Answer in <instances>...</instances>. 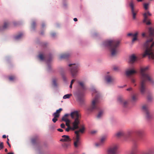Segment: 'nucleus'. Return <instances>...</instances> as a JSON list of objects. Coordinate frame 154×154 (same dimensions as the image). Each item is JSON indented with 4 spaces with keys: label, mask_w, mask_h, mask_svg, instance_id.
I'll return each instance as SVG.
<instances>
[{
    "label": "nucleus",
    "mask_w": 154,
    "mask_h": 154,
    "mask_svg": "<svg viewBox=\"0 0 154 154\" xmlns=\"http://www.w3.org/2000/svg\"><path fill=\"white\" fill-rule=\"evenodd\" d=\"M137 72L136 71L132 66L126 69L125 73L127 76H129Z\"/></svg>",
    "instance_id": "f8f14e48"
},
{
    "label": "nucleus",
    "mask_w": 154,
    "mask_h": 154,
    "mask_svg": "<svg viewBox=\"0 0 154 154\" xmlns=\"http://www.w3.org/2000/svg\"><path fill=\"white\" fill-rule=\"evenodd\" d=\"M149 4L148 3H145L144 4V7L145 10H147L148 8Z\"/></svg>",
    "instance_id": "e433bc0d"
},
{
    "label": "nucleus",
    "mask_w": 154,
    "mask_h": 154,
    "mask_svg": "<svg viewBox=\"0 0 154 154\" xmlns=\"http://www.w3.org/2000/svg\"><path fill=\"white\" fill-rule=\"evenodd\" d=\"M62 138L60 141L63 142H68L71 141V139L68 135H63L62 136Z\"/></svg>",
    "instance_id": "2eb2a0df"
},
{
    "label": "nucleus",
    "mask_w": 154,
    "mask_h": 154,
    "mask_svg": "<svg viewBox=\"0 0 154 154\" xmlns=\"http://www.w3.org/2000/svg\"><path fill=\"white\" fill-rule=\"evenodd\" d=\"M70 116L71 118L74 119V121L72 123V127H67L66 129L65 130L67 132H69L70 130L74 131L79 128V125L80 123L81 116L78 111H75L72 112Z\"/></svg>",
    "instance_id": "20e7f679"
},
{
    "label": "nucleus",
    "mask_w": 154,
    "mask_h": 154,
    "mask_svg": "<svg viewBox=\"0 0 154 154\" xmlns=\"http://www.w3.org/2000/svg\"><path fill=\"white\" fill-rule=\"evenodd\" d=\"M41 34H43V33L42 32H41Z\"/></svg>",
    "instance_id": "69168bd1"
},
{
    "label": "nucleus",
    "mask_w": 154,
    "mask_h": 154,
    "mask_svg": "<svg viewBox=\"0 0 154 154\" xmlns=\"http://www.w3.org/2000/svg\"><path fill=\"white\" fill-rule=\"evenodd\" d=\"M35 26H36V23L35 22L33 21L31 27H32V29H34Z\"/></svg>",
    "instance_id": "f704fd0d"
},
{
    "label": "nucleus",
    "mask_w": 154,
    "mask_h": 154,
    "mask_svg": "<svg viewBox=\"0 0 154 154\" xmlns=\"http://www.w3.org/2000/svg\"><path fill=\"white\" fill-rule=\"evenodd\" d=\"M118 102L120 104L123 105L124 107H126L128 104V101L124 100L123 98L121 97H118Z\"/></svg>",
    "instance_id": "ddd939ff"
},
{
    "label": "nucleus",
    "mask_w": 154,
    "mask_h": 154,
    "mask_svg": "<svg viewBox=\"0 0 154 154\" xmlns=\"http://www.w3.org/2000/svg\"><path fill=\"white\" fill-rule=\"evenodd\" d=\"M9 139L8 138H7V144H8V143H9Z\"/></svg>",
    "instance_id": "bf43d9fd"
},
{
    "label": "nucleus",
    "mask_w": 154,
    "mask_h": 154,
    "mask_svg": "<svg viewBox=\"0 0 154 154\" xmlns=\"http://www.w3.org/2000/svg\"><path fill=\"white\" fill-rule=\"evenodd\" d=\"M85 154V153H83V154Z\"/></svg>",
    "instance_id": "774afa93"
},
{
    "label": "nucleus",
    "mask_w": 154,
    "mask_h": 154,
    "mask_svg": "<svg viewBox=\"0 0 154 154\" xmlns=\"http://www.w3.org/2000/svg\"><path fill=\"white\" fill-rule=\"evenodd\" d=\"M23 35V34L22 33H20L18 35L15 36L14 38L15 39L18 40L20 39Z\"/></svg>",
    "instance_id": "bb28decb"
},
{
    "label": "nucleus",
    "mask_w": 154,
    "mask_h": 154,
    "mask_svg": "<svg viewBox=\"0 0 154 154\" xmlns=\"http://www.w3.org/2000/svg\"><path fill=\"white\" fill-rule=\"evenodd\" d=\"M8 146H9V147H11V145L9 143H8Z\"/></svg>",
    "instance_id": "052dcab7"
},
{
    "label": "nucleus",
    "mask_w": 154,
    "mask_h": 154,
    "mask_svg": "<svg viewBox=\"0 0 154 154\" xmlns=\"http://www.w3.org/2000/svg\"><path fill=\"white\" fill-rule=\"evenodd\" d=\"M72 96V94H68L65 95L63 97V98L64 99H66L67 98H70V97Z\"/></svg>",
    "instance_id": "7c9ffc66"
},
{
    "label": "nucleus",
    "mask_w": 154,
    "mask_h": 154,
    "mask_svg": "<svg viewBox=\"0 0 154 154\" xmlns=\"http://www.w3.org/2000/svg\"><path fill=\"white\" fill-rule=\"evenodd\" d=\"M63 146L65 149L69 147L70 145V142H66L62 144Z\"/></svg>",
    "instance_id": "b1692460"
},
{
    "label": "nucleus",
    "mask_w": 154,
    "mask_h": 154,
    "mask_svg": "<svg viewBox=\"0 0 154 154\" xmlns=\"http://www.w3.org/2000/svg\"><path fill=\"white\" fill-rule=\"evenodd\" d=\"M57 130L58 131L60 132H62L63 131V130L62 129H60V128L58 129H57Z\"/></svg>",
    "instance_id": "a18cd8bd"
},
{
    "label": "nucleus",
    "mask_w": 154,
    "mask_h": 154,
    "mask_svg": "<svg viewBox=\"0 0 154 154\" xmlns=\"http://www.w3.org/2000/svg\"><path fill=\"white\" fill-rule=\"evenodd\" d=\"M51 128L52 129H54V125H53V126H51Z\"/></svg>",
    "instance_id": "13d9d810"
},
{
    "label": "nucleus",
    "mask_w": 154,
    "mask_h": 154,
    "mask_svg": "<svg viewBox=\"0 0 154 154\" xmlns=\"http://www.w3.org/2000/svg\"><path fill=\"white\" fill-rule=\"evenodd\" d=\"M70 56V54L69 53H65L61 54L60 55V58L62 59H67Z\"/></svg>",
    "instance_id": "aec40b11"
},
{
    "label": "nucleus",
    "mask_w": 154,
    "mask_h": 154,
    "mask_svg": "<svg viewBox=\"0 0 154 154\" xmlns=\"http://www.w3.org/2000/svg\"><path fill=\"white\" fill-rule=\"evenodd\" d=\"M72 84H70V86H69V87L70 88H72Z\"/></svg>",
    "instance_id": "4d7b16f0"
},
{
    "label": "nucleus",
    "mask_w": 154,
    "mask_h": 154,
    "mask_svg": "<svg viewBox=\"0 0 154 154\" xmlns=\"http://www.w3.org/2000/svg\"><path fill=\"white\" fill-rule=\"evenodd\" d=\"M81 128L78 130L75 131V133L76 134V137L74 139V145L75 147H77L80 143V133L83 134L85 131V128L84 125L81 126Z\"/></svg>",
    "instance_id": "423d86ee"
},
{
    "label": "nucleus",
    "mask_w": 154,
    "mask_h": 154,
    "mask_svg": "<svg viewBox=\"0 0 154 154\" xmlns=\"http://www.w3.org/2000/svg\"><path fill=\"white\" fill-rule=\"evenodd\" d=\"M5 152H8V150L7 149H5Z\"/></svg>",
    "instance_id": "e2e57ef3"
},
{
    "label": "nucleus",
    "mask_w": 154,
    "mask_h": 154,
    "mask_svg": "<svg viewBox=\"0 0 154 154\" xmlns=\"http://www.w3.org/2000/svg\"><path fill=\"white\" fill-rule=\"evenodd\" d=\"M75 80L74 79H73L71 81L70 84H72L73 83V82H75Z\"/></svg>",
    "instance_id": "09e8293b"
},
{
    "label": "nucleus",
    "mask_w": 154,
    "mask_h": 154,
    "mask_svg": "<svg viewBox=\"0 0 154 154\" xmlns=\"http://www.w3.org/2000/svg\"><path fill=\"white\" fill-rule=\"evenodd\" d=\"M9 26V23L7 22H5L4 23V25L3 26V28L4 29H5L8 28Z\"/></svg>",
    "instance_id": "2f4dec72"
},
{
    "label": "nucleus",
    "mask_w": 154,
    "mask_h": 154,
    "mask_svg": "<svg viewBox=\"0 0 154 154\" xmlns=\"http://www.w3.org/2000/svg\"><path fill=\"white\" fill-rule=\"evenodd\" d=\"M103 110L100 111L97 115V118L98 119L100 118L103 116Z\"/></svg>",
    "instance_id": "cd10ccee"
},
{
    "label": "nucleus",
    "mask_w": 154,
    "mask_h": 154,
    "mask_svg": "<svg viewBox=\"0 0 154 154\" xmlns=\"http://www.w3.org/2000/svg\"><path fill=\"white\" fill-rule=\"evenodd\" d=\"M142 109L143 112L146 119L148 120L151 119L153 118V116L149 111L148 106L147 105H143Z\"/></svg>",
    "instance_id": "0eeeda50"
},
{
    "label": "nucleus",
    "mask_w": 154,
    "mask_h": 154,
    "mask_svg": "<svg viewBox=\"0 0 154 154\" xmlns=\"http://www.w3.org/2000/svg\"><path fill=\"white\" fill-rule=\"evenodd\" d=\"M53 116L54 117V118L52 119V121L54 123H55L58 120L57 118L59 117L57 116H56L55 115H53Z\"/></svg>",
    "instance_id": "c85d7f7f"
},
{
    "label": "nucleus",
    "mask_w": 154,
    "mask_h": 154,
    "mask_svg": "<svg viewBox=\"0 0 154 154\" xmlns=\"http://www.w3.org/2000/svg\"><path fill=\"white\" fill-rule=\"evenodd\" d=\"M137 59V57L134 55H132L130 57L129 62L131 63H133L136 61Z\"/></svg>",
    "instance_id": "412c9836"
},
{
    "label": "nucleus",
    "mask_w": 154,
    "mask_h": 154,
    "mask_svg": "<svg viewBox=\"0 0 154 154\" xmlns=\"http://www.w3.org/2000/svg\"><path fill=\"white\" fill-rule=\"evenodd\" d=\"M125 134V132L124 131H121L118 132L116 133L115 134V136L117 137H120L124 136Z\"/></svg>",
    "instance_id": "6ab92c4d"
},
{
    "label": "nucleus",
    "mask_w": 154,
    "mask_h": 154,
    "mask_svg": "<svg viewBox=\"0 0 154 154\" xmlns=\"http://www.w3.org/2000/svg\"><path fill=\"white\" fill-rule=\"evenodd\" d=\"M95 94V98L92 100L90 106L88 108V110L90 111H92L95 110L99 109L98 103H99L98 97L100 96L99 93L95 89L93 91V94Z\"/></svg>",
    "instance_id": "39448f33"
},
{
    "label": "nucleus",
    "mask_w": 154,
    "mask_h": 154,
    "mask_svg": "<svg viewBox=\"0 0 154 154\" xmlns=\"http://www.w3.org/2000/svg\"><path fill=\"white\" fill-rule=\"evenodd\" d=\"M105 79L106 82L109 84L113 82L115 80L114 78L109 75H106L105 77Z\"/></svg>",
    "instance_id": "4468645a"
},
{
    "label": "nucleus",
    "mask_w": 154,
    "mask_h": 154,
    "mask_svg": "<svg viewBox=\"0 0 154 154\" xmlns=\"http://www.w3.org/2000/svg\"><path fill=\"white\" fill-rule=\"evenodd\" d=\"M42 26L43 27H44L45 26V24L43 23L42 24Z\"/></svg>",
    "instance_id": "680f3d73"
},
{
    "label": "nucleus",
    "mask_w": 154,
    "mask_h": 154,
    "mask_svg": "<svg viewBox=\"0 0 154 154\" xmlns=\"http://www.w3.org/2000/svg\"><path fill=\"white\" fill-rule=\"evenodd\" d=\"M38 137H35L34 138H33L32 139V143H35V142L38 140Z\"/></svg>",
    "instance_id": "473e14b6"
},
{
    "label": "nucleus",
    "mask_w": 154,
    "mask_h": 154,
    "mask_svg": "<svg viewBox=\"0 0 154 154\" xmlns=\"http://www.w3.org/2000/svg\"><path fill=\"white\" fill-rule=\"evenodd\" d=\"M142 35L143 37L145 36V33H143L142 34Z\"/></svg>",
    "instance_id": "6e6d98bb"
},
{
    "label": "nucleus",
    "mask_w": 154,
    "mask_h": 154,
    "mask_svg": "<svg viewBox=\"0 0 154 154\" xmlns=\"http://www.w3.org/2000/svg\"><path fill=\"white\" fill-rule=\"evenodd\" d=\"M138 2H140L142 1V0H137Z\"/></svg>",
    "instance_id": "0e129e2a"
},
{
    "label": "nucleus",
    "mask_w": 154,
    "mask_h": 154,
    "mask_svg": "<svg viewBox=\"0 0 154 154\" xmlns=\"http://www.w3.org/2000/svg\"><path fill=\"white\" fill-rule=\"evenodd\" d=\"M63 80L64 81H66V77L65 76H64L63 75Z\"/></svg>",
    "instance_id": "3c124183"
},
{
    "label": "nucleus",
    "mask_w": 154,
    "mask_h": 154,
    "mask_svg": "<svg viewBox=\"0 0 154 154\" xmlns=\"http://www.w3.org/2000/svg\"><path fill=\"white\" fill-rule=\"evenodd\" d=\"M53 85L54 86H57V83L55 79H54L53 80Z\"/></svg>",
    "instance_id": "ea45409f"
},
{
    "label": "nucleus",
    "mask_w": 154,
    "mask_h": 154,
    "mask_svg": "<svg viewBox=\"0 0 154 154\" xmlns=\"http://www.w3.org/2000/svg\"><path fill=\"white\" fill-rule=\"evenodd\" d=\"M151 15V14L149 11L144 13L143 14L144 17V19L143 20V23H146V24L147 25H150L151 24V22L148 19V16Z\"/></svg>",
    "instance_id": "9b49d317"
},
{
    "label": "nucleus",
    "mask_w": 154,
    "mask_h": 154,
    "mask_svg": "<svg viewBox=\"0 0 154 154\" xmlns=\"http://www.w3.org/2000/svg\"><path fill=\"white\" fill-rule=\"evenodd\" d=\"M129 5L131 8V12L133 19L134 20L136 18V15L138 11L134 9V5L133 2H131L130 3Z\"/></svg>",
    "instance_id": "9d476101"
},
{
    "label": "nucleus",
    "mask_w": 154,
    "mask_h": 154,
    "mask_svg": "<svg viewBox=\"0 0 154 154\" xmlns=\"http://www.w3.org/2000/svg\"><path fill=\"white\" fill-rule=\"evenodd\" d=\"M96 132V131H91V133L92 134H94Z\"/></svg>",
    "instance_id": "8fccbe9b"
},
{
    "label": "nucleus",
    "mask_w": 154,
    "mask_h": 154,
    "mask_svg": "<svg viewBox=\"0 0 154 154\" xmlns=\"http://www.w3.org/2000/svg\"><path fill=\"white\" fill-rule=\"evenodd\" d=\"M60 127L62 128H65V126L64 123H62L60 125Z\"/></svg>",
    "instance_id": "79ce46f5"
},
{
    "label": "nucleus",
    "mask_w": 154,
    "mask_h": 154,
    "mask_svg": "<svg viewBox=\"0 0 154 154\" xmlns=\"http://www.w3.org/2000/svg\"><path fill=\"white\" fill-rule=\"evenodd\" d=\"M83 94L82 93H81L79 92L78 94V97L79 99L81 98L83 96Z\"/></svg>",
    "instance_id": "72a5a7b5"
},
{
    "label": "nucleus",
    "mask_w": 154,
    "mask_h": 154,
    "mask_svg": "<svg viewBox=\"0 0 154 154\" xmlns=\"http://www.w3.org/2000/svg\"><path fill=\"white\" fill-rule=\"evenodd\" d=\"M79 86L80 87L82 90H85L86 89L85 85L83 82L79 81L78 82Z\"/></svg>",
    "instance_id": "dca6fc26"
},
{
    "label": "nucleus",
    "mask_w": 154,
    "mask_h": 154,
    "mask_svg": "<svg viewBox=\"0 0 154 154\" xmlns=\"http://www.w3.org/2000/svg\"><path fill=\"white\" fill-rule=\"evenodd\" d=\"M73 20L75 22L77 21V20H78L77 18H74L73 19Z\"/></svg>",
    "instance_id": "864d4df0"
},
{
    "label": "nucleus",
    "mask_w": 154,
    "mask_h": 154,
    "mask_svg": "<svg viewBox=\"0 0 154 154\" xmlns=\"http://www.w3.org/2000/svg\"><path fill=\"white\" fill-rule=\"evenodd\" d=\"M68 114H65L62 118V120L65 122L68 121L69 119L67 118V117L68 116Z\"/></svg>",
    "instance_id": "393cba45"
},
{
    "label": "nucleus",
    "mask_w": 154,
    "mask_h": 154,
    "mask_svg": "<svg viewBox=\"0 0 154 154\" xmlns=\"http://www.w3.org/2000/svg\"><path fill=\"white\" fill-rule=\"evenodd\" d=\"M63 109L62 108H60L58 109L57 110L56 112H54L53 114V115H55L56 116H57L59 117L60 116V113L61 111Z\"/></svg>",
    "instance_id": "4be33fe9"
},
{
    "label": "nucleus",
    "mask_w": 154,
    "mask_h": 154,
    "mask_svg": "<svg viewBox=\"0 0 154 154\" xmlns=\"http://www.w3.org/2000/svg\"><path fill=\"white\" fill-rule=\"evenodd\" d=\"M70 122V121L69 120L68 121L66 122V125L67 127H71L69 124V123Z\"/></svg>",
    "instance_id": "c9c22d12"
},
{
    "label": "nucleus",
    "mask_w": 154,
    "mask_h": 154,
    "mask_svg": "<svg viewBox=\"0 0 154 154\" xmlns=\"http://www.w3.org/2000/svg\"><path fill=\"white\" fill-rule=\"evenodd\" d=\"M131 100L133 102H135L138 100V95L137 94H133L131 97Z\"/></svg>",
    "instance_id": "5701e85b"
},
{
    "label": "nucleus",
    "mask_w": 154,
    "mask_h": 154,
    "mask_svg": "<svg viewBox=\"0 0 154 154\" xmlns=\"http://www.w3.org/2000/svg\"><path fill=\"white\" fill-rule=\"evenodd\" d=\"M149 39L144 45L145 51L143 55V57L148 55L149 59L153 60L154 61V50L152 49V47L154 45V42H152L154 37V29L150 28L149 29Z\"/></svg>",
    "instance_id": "f257e3e1"
},
{
    "label": "nucleus",
    "mask_w": 154,
    "mask_h": 154,
    "mask_svg": "<svg viewBox=\"0 0 154 154\" xmlns=\"http://www.w3.org/2000/svg\"><path fill=\"white\" fill-rule=\"evenodd\" d=\"M4 147L3 143L2 142H0V150Z\"/></svg>",
    "instance_id": "58836bf2"
},
{
    "label": "nucleus",
    "mask_w": 154,
    "mask_h": 154,
    "mask_svg": "<svg viewBox=\"0 0 154 154\" xmlns=\"http://www.w3.org/2000/svg\"><path fill=\"white\" fill-rule=\"evenodd\" d=\"M131 82L132 83H134L135 82V80L133 78H132L131 79Z\"/></svg>",
    "instance_id": "c03bdc74"
},
{
    "label": "nucleus",
    "mask_w": 154,
    "mask_h": 154,
    "mask_svg": "<svg viewBox=\"0 0 154 154\" xmlns=\"http://www.w3.org/2000/svg\"><path fill=\"white\" fill-rule=\"evenodd\" d=\"M134 86H136V84H135V85H134Z\"/></svg>",
    "instance_id": "338daca9"
},
{
    "label": "nucleus",
    "mask_w": 154,
    "mask_h": 154,
    "mask_svg": "<svg viewBox=\"0 0 154 154\" xmlns=\"http://www.w3.org/2000/svg\"><path fill=\"white\" fill-rule=\"evenodd\" d=\"M2 137L3 138H6V136L5 135H4L2 136Z\"/></svg>",
    "instance_id": "603ef678"
},
{
    "label": "nucleus",
    "mask_w": 154,
    "mask_h": 154,
    "mask_svg": "<svg viewBox=\"0 0 154 154\" xmlns=\"http://www.w3.org/2000/svg\"><path fill=\"white\" fill-rule=\"evenodd\" d=\"M39 58L41 60H42L44 59L43 55L42 54H40L38 56Z\"/></svg>",
    "instance_id": "4c0bfd02"
},
{
    "label": "nucleus",
    "mask_w": 154,
    "mask_h": 154,
    "mask_svg": "<svg viewBox=\"0 0 154 154\" xmlns=\"http://www.w3.org/2000/svg\"><path fill=\"white\" fill-rule=\"evenodd\" d=\"M132 90H133V89H132V88H127L126 90L127 91H132Z\"/></svg>",
    "instance_id": "37998d69"
},
{
    "label": "nucleus",
    "mask_w": 154,
    "mask_h": 154,
    "mask_svg": "<svg viewBox=\"0 0 154 154\" xmlns=\"http://www.w3.org/2000/svg\"><path fill=\"white\" fill-rule=\"evenodd\" d=\"M138 34V32H136L134 34L132 33H129L128 34V36H133L134 37V38L132 40V42H133L137 40V37Z\"/></svg>",
    "instance_id": "f3484780"
},
{
    "label": "nucleus",
    "mask_w": 154,
    "mask_h": 154,
    "mask_svg": "<svg viewBox=\"0 0 154 154\" xmlns=\"http://www.w3.org/2000/svg\"><path fill=\"white\" fill-rule=\"evenodd\" d=\"M113 69L115 70H117L118 69V67H116V66H115V67H113Z\"/></svg>",
    "instance_id": "de8ad7c7"
},
{
    "label": "nucleus",
    "mask_w": 154,
    "mask_h": 154,
    "mask_svg": "<svg viewBox=\"0 0 154 154\" xmlns=\"http://www.w3.org/2000/svg\"><path fill=\"white\" fill-rule=\"evenodd\" d=\"M143 132V131L141 130H137L135 132L136 134L139 137H141L142 135Z\"/></svg>",
    "instance_id": "a878e982"
},
{
    "label": "nucleus",
    "mask_w": 154,
    "mask_h": 154,
    "mask_svg": "<svg viewBox=\"0 0 154 154\" xmlns=\"http://www.w3.org/2000/svg\"><path fill=\"white\" fill-rule=\"evenodd\" d=\"M69 66L71 67V72L72 76H75L78 71V65L75 64H69Z\"/></svg>",
    "instance_id": "6e6552de"
},
{
    "label": "nucleus",
    "mask_w": 154,
    "mask_h": 154,
    "mask_svg": "<svg viewBox=\"0 0 154 154\" xmlns=\"http://www.w3.org/2000/svg\"><path fill=\"white\" fill-rule=\"evenodd\" d=\"M7 154H14V153L13 152H9Z\"/></svg>",
    "instance_id": "5fc2aeb1"
},
{
    "label": "nucleus",
    "mask_w": 154,
    "mask_h": 154,
    "mask_svg": "<svg viewBox=\"0 0 154 154\" xmlns=\"http://www.w3.org/2000/svg\"><path fill=\"white\" fill-rule=\"evenodd\" d=\"M118 146L117 144H114L111 146L108 151V154H116Z\"/></svg>",
    "instance_id": "1a4fd4ad"
},
{
    "label": "nucleus",
    "mask_w": 154,
    "mask_h": 154,
    "mask_svg": "<svg viewBox=\"0 0 154 154\" xmlns=\"http://www.w3.org/2000/svg\"><path fill=\"white\" fill-rule=\"evenodd\" d=\"M120 42V41L119 40H109L104 41L103 45L104 46L107 47L109 49L112 56H115L119 53L118 48Z\"/></svg>",
    "instance_id": "7ed1b4c3"
},
{
    "label": "nucleus",
    "mask_w": 154,
    "mask_h": 154,
    "mask_svg": "<svg viewBox=\"0 0 154 154\" xmlns=\"http://www.w3.org/2000/svg\"><path fill=\"white\" fill-rule=\"evenodd\" d=\"M9 79L10 81H13L16 79V77L14 75H11L9 77Z\"/></svg>",
    "instance_id": "c756f323"
},
{
    "label": "nucleus",
    "mask_w": 154,
    "mask_h": 154,
    "mask_svg": "<svg viewBox=\"0 0 154 154\" xmlns=\"http://www.w3.org/2000/svg\"><path fill=\"white\" fill-rule=\"evenodd\" d=\"M55 35H56V33L54 32L52 33L51 34V36L53 37H54Z\"/></svg>",
    "instance_id": "49530a36"
},
{
    "label": "nucleus",
    "mask_w": 154,
    "mask_h": 154,
    "mask_svg": "<svg viewBox=\"0 0 154 154\" xmlns=\"http://www.w3.org/2000/svg\"><path fill=\"white\" fill-rule=\"evenodd\" d=\"M106 139V137H102L99 143H97L96 144V146H100L103 144L105 142Z\"/></svg>",
    "instance_id": "a211bd4d"
},
{
    "label": "nucleus",
    "mask_w": 154,
    "mask_h": 154,
    "mask_svg": "<svg viewBox=\"0 0 154 154\" xmlns=\"http://www.w3.org/2000/svg\"><path fill=\"white\" fill-rule=\"evenodd\" d=\"M149 67H141L140 72L141 75L140 89L142 94H144L146 89V83L149 82L152 84H154V81L151 75L146 72L148 70Z\"/></svg>",
    "instance_id": "f03ea898"
},
{
    "label": "nucleus",
    "mask_w": 154,
    "mask_h": 154,
    "mask_svg": "<svg viewBox=\"0 0 154 154\" xmlns=\"http://www.w3.org/2000/svg\"><path fill=\"white\" fill-rule=\"evenodd\" d=\"M148 99L150 101L152 99V97L151 96H149L147 97Z\"/></svg>",
    "instance_id": "a19ab883"
}]
</instances>
